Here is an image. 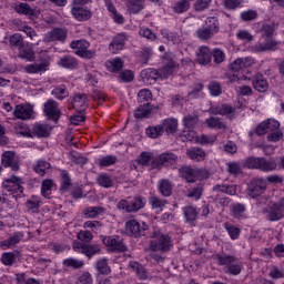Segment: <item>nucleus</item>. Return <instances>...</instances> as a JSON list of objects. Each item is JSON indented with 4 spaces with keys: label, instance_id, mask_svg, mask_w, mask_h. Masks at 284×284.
<instances>
[{
    "label": "nucleus",
    "instance_id": "nucleus-1",
    "mask_svg": "<svg viewBox=\"0 0 284 284\" xmlns=\"http://www.w3.org/2000/svg\"><path fill=\"white\" fill-rule=\"evenodd\" d=\"M213 258L217 262V265H225V272L231 276H239L243 272V263L239 262L234 255L216 254Z\"/></svg>",
    "mask_w": 284,
    "mask_h": 284
},
{
    "label": "nucleus",
    "instance_id": "nucleus-2",
    "mask_svg": "<svg viewBox=\"0 0 284 284\" xmlns=\"http://www.w3.org/2000/svg\"><path fill=\"white\" fill-rule=\"evenodd\" d=\"M150 250L152 252H170L172 248V237L160 231H154L151 235Z\"/></svg>",
    "mask_w": 284,
    "mask_h": 284
},
{
    "label": "nucleus",
    "instance_id": "nucleus-3",
    "mask_svg": "<svg viewBox=\"0 0 284 284\" xmlns=\"http://www.w3.org/2000/svg\"><path fill=\"white\" fill-rule=\"evenodd\" d=\"M181 179H185L186 183H196V181H203L207 179V171L202 169H192V166H182L179 170Z\"/></svg>",
    "mask_w": 284,
    "mask_h": 284
},
{
    "label": "nucleus",
    "instance_id": "nucleus-4",
    "mask_svg": "<svg viewBox=\"0 0 284 284\" xmlns=\"http://www.w3.org/2000/svg\"><path fill=\"white\" fill-rule=\"evenodd\" d=\"M179 156L172 152L161 153L155 156V160L152 162V170H161L162 168H172L176 164Z\"/></svg>",
    "mask_w": 284,
    "mask_h": 284
},
{
    "label": "nucleus",
    "instance_id": "nucleus-5",
    "mask_svg": "<svg viewBox=\"0 0 284 284\" xmlns=\"http://www.w3.org/2000/svg\"><path fill=\"white\" fill-rule=\"evenodd\" d=\"M209 23L210 24H207L206 27H202L196 31V37L201 39V41H207L211 37H214V34L219 32V19L211 17L209 18Z\"/></svg>",
    "mask_w": 284,
    "mask_h": 284
},
{
    "label": "nucleus",
    "instance_id": "nucleus-6",
    "mask_svg": "<svg viewBox=\"0 0 284 284\" xmlns=\"http://www.w3.org/2000/svg\"><path fill=\"white\" fill-rule=\"evenodd\" d=\"M265 190H267V182H265L263 178H254L247 184L246 194H248L251 199H256V196H261Z\"/></svg>",
    "mask_w": 284,
    "mask_h": 284
},
{
    "label": "nucleus",
    "instance_id": "nucleus-7",
    "mask_svg": "<svg viewBox=\"0 0 284 284\" xmlns=\"http://www.w3.org/2000/svg\"><path fill=\"white\" fill-rule=\"evenodd\" d=\"M70 48L75 50V54L82 59H92L94 57V51L88 50V48H90V42L87 40L72 41Z\"/></svg>",
    "mask_w": 284,
    "mask_h": 284
},
{
    "label": "nucleus",
    "instance_id": "nucleus-8",
    "mask_svg": "<svg viewBox=\"0 0 284 284\" xmlns=\"http://www.w3.org/2000/svg\"><path fill=\"white\" fill-rule=\"evenodd\" d=\"M43 112L48 119H51L55 123L61 119V109H59V103L53 99H50L44 103Z\"/></svg>",
    "mask_w": 284,
    "mask_h": 284
},
{
    "label": "nucleus",
    "instance_id": "nucleus-9",
    "mask_svg": "<svg viewBox=\"0 0 284 284\" xmlns=\"http://www.w3.org/2000/svg\"><path fill=\"white\" fill-rule=\"evenodd\" d=\"M126 232L130 236H148V225L142 223V226L136 220L128 221L125 224Z\"/></svg>",
    "mask_w": 284,
    "mask_h": 284
},
{
    "label": "nucleus",
    "instance_id": "nucleus-10",
    "mask_svg": "<svg viewBox=\"0 0 284 284\" xmlns=\"http://www.w3.org/2000/svg\"><path fill=\"white\" fill-rule=\"evenodd\" d=\"M159 110V105H153L150 102H144L143 104H140L136 110L134 111V118L135 119H150V116L153 114V112H156Z\"/></svg>",
    "mask_w": 284,
    "mask_h": 284
},
{
    "label": "nucleus",
    "instance_id": "nucleus-11",
    "mask_svg": "<svg viewBox=\"0 0 284 284\" xmlns=\"http://www.w3.org/2000/svg\"><path fill=\"white\" fill-rule=\"evenodd\" d=\"M50 68V58L43 59L40 63L28 64L24 68L27 74H42V72H48Z\"/></svg>",
    "mask_w": 284,
    "mask_h": 284
},
{
    "label": "nucleus",
    "instance_id": "nucleus-12",
    "mask_svg": "<svg viewBox=\"0 0 284 284\" xmlns=\"http://www.w3.org/2000/svg\"><path fill=\"white\" fill-rule=\"evenodd\" d=\"M103 245L110 247L111 252H128V246L121 240H116L112 236L103 237Z\"/></svg>",
    "mask_w": 284,
    "mask_h": 284
},
{
    "label": "nucleus",
    "instance_id": "nucleus-13",
    "mask_svg": "<svg viewBox=\"0 0 284 284\" xmlns=\"http://www.w3.org/2000/svg\"><path fill=\"white\" fill-rule=\"evenodd\" d=\"M2 165L3 168H11L13 172H19V161L14 152L6 151L2 153Z\"/></svg>",
    "mask_w": 284,
    "mask_h": 284
},
{
    "label": "nucleus",
    "instance_id": "nucleus-14",
    "mask_svg": "<svg viewBox=\"0 0 284 284\" xmlns=\"http://www.w3.org/2000/svg\"><path fill=\"white\" fill-rule=\"evenodd\" d=\"M7 183H11L6 185L8 192L12 194H17V196H21L23 194V181L16 175H12L10 179L7 180Z\"/></svg>",
    "mask_w": 284,
    "mask_h": 284
},
{
    "label": "nucleus",
    "instance_id": "nucleus-15",
    "mask_svg": "<svg viewBox=\"0 0 284 284\" xmlns=\"http://www.w3.org/2000/svg\"><path fill=\"white\" fill-rule=\"evenodd\" d=\"M140 77L144 83L154 85V83L161 79V73H159L156 69L149 68L142 70Z\"/></svg>",
    "mask_w": 284,
    "mask_h": 284
},
{
    "label": "nucleus",
    "instance_id": "nucleus-16",
    "mask_svg": "<svg viewBox=\"0 0 284 284\" xmlns=\"http://www.w3.org/2000/svg\"><path fill=\"white\" fill-rule=\"evenodd\" d=\"M71 14L77 21H88L92 18V12L79 4H72Z\"/></svg>",
    "mask_w": 284,
    "mask_h": 284
},
{
    "label": "nucleus",
    "instance_id": "nucleus-17",
    "mask_svg": "<svg viewBox=\"0 0 284 284\" xmlns=\"http://www.w3.org/2000/svg\"><path fill=\"white\" fill-rule=\"evenodd\" d=\"M68 39V31L65 29L57 28L48 33L45 41L52 43V41H60L63 43Z\"/></svg>",
    "mask_w": 284,
    "mask_h": 284
},
{
    "label": "nucleus",
    "instance_id": "nucleus-18",
    "mask_svg": "<svg viewBox=\"0 0 284 284\" xmlns=\"http://www.w3.org/2000/svg\"><path fill=\"white\" fill-rule=\"evenodd\" d=\"M284 209V199L280 200L278 203H275L273 207L267 211V219L268 221H281L283 219V212Z\"/></svg>",
    "mask_w": 284,
    "mask_h": 284
},
{
    "label": "nucleus",
    "instance_id": "nucleus-19",
    "mask_svg": "<svg viewBox=\"0 0 284 284\" xmlns=\"http://www.w3.org/2000/svg\"><path fill=\"white\" fill-rule=\"evenodd\" d=\"M186 156H189L191 161H195L199 163L201 161H205V156H207V154L203 149L199 146H191L186 150Z\"/></svg>",
    "mask_w": 284,
    "mask_h": 284
},
{
    "label": "nucleus",
    "instance_id": "nucleus-20",
    "mask_svg": "<svg viewBox=\"0 0 284 284\" xmlns=\"http://www.w3.org/2000/svg\"><path fill=\"white\" fill-rule=\"evenodd\" d=\"M252 85L257 92H267V90H270V83L261 73L255 75Z\"/></svg>",
    "mask_w": 284,
    "mask_h": 284
},
{
    "label": "nucleus",
    "instance_id": "nucleus-21",
    "mask_svg": "<svg viewBox=\"0 0 284 284\" xmlns=\"http://www.w3.org/2000/svg\"><path fill=\"white\" fill-rule=\"evenodd\" d=\"M13 114L16 119H21L22 121H26L27 119H30V116H32V106L18 104Z\"/></svg>",
    "mask_w": 284,
    "mask_h": 284
},
{
    "label": "nucleus",
    "instance_id": "nucleus-22",
    "mask_svg": "<svg viewBox=\"0 0 284 284\" xmlns=\"http://www.w3.org/2000/svg\"><path fill=\"white\" fill-rule=\"evenodd\" d=\"M276 168L277 164L274 159L267 160L265 158H260L257 162V170H260V172H274Z\"/></svg>",
    "mask_w": 284,
    "mask_h": 284
},
{
    "label": "nucleus",
    "instance_id": "nucleus-23",
    "mask_svg": "<svg viewBox=\"0 0 284 284\" xmlns=\"http://www.w3.org/2000/svg\"><path fill=\"white\" fill-rule=\"evenodd\" d=\"M88 105V94L77 93L73 98V108L77 112H85V106Z\"/></svg>",
    "mask_w": 284,
    "mask_h": 284
},
{
    "label": "nucleus",
    "instance_id": "nucleus-24",
    "mask_svg": "<svg viewBox=\"0 0 284 284\" xmlns=\"http://www.w3.org/2000/svg\"><path fill=\"white\" fill-rule=\"evenodd\" d=\"M278 43L274 40H268L265 43H257L251 47V52H270L272 50H276V45Z\"/></svg>",
    "mask_w": 284,
    "mask_h": 284
},
{
    "label": "nucleus",
    "instance_id": "nucleus-25",
    "mask_svg": "<svg viewBox=\"0 0 284 284\" xmlns=\"http://www.w3.org/2000/svg\"><path fill=\"white\" fill-rule=\"evenodd\" d=\"M251 64L252 58H239L230 64V70H232V72H241V70H245V68H250Z\"/></svg>",
    "mask_w": 284,
    "mask_h": 284
},
{
    "label": "nucleus",
    "instance_id": "nucleus-26",
    "mask_svg": "<svg viewBox=\"0 0 284 284\" xmlns=\"http://www.w3.org/2000/svg\"><path fill=\"white\" fill-rule=\"evenodd\" d=\"M58 65H60V68H65L67 70H74L79 65V61L72 55H63L58 61Z\"/></svg>",
    "mask_w": 284,
    "mask_h": 284
},
{
    "label": "nucleus",
    "instance_id": "nucleus-27",
    "mask_svg": "<svg viewBox=\"0 0 284 284\" xmlns=\"http://www.w3.org/2000/svg\"><path fill=\"white\" fill-rule=\"evenodd\" d=\"M196 61L197 63H200V65H207V63L212 61V53L210 52V48L207 47L199 48Z\"/></svg>",
    "mask_w": 284,
    "mask_h": 284
},
{
    "label": "nucleus",
    "instance_id": "nucleus-28",
    "mask_svg": "<svg viewBox=\"0 0 284 284\" xmlns=\"http://www.w3.org/2000/svg\"><path fill=\"white\" fill-rule=\"evenodd\" d=\"M18 57L20 59H24V61H34V49L30 47V44L24 43L19 48V54Z\"/></svg>",
    "mask_w": 284,
    "mask_h": 284
},
{
    "label": "nucleus",
    "instance_id": "nucleus-29",
    "mask_svg": "<svg viewBox=\"0 0 284 284\" xmlns=\"http://www.w3.org/2000/svg\"><path fill=\"white\" fill-rule=\"evenodd\" d=\"M161 128L162 132H166V134H174L179 129V121L174 118L166 119L163 121Z\"/></svg>",
    "mask_w": 284,
    "mask_h": 284
},
{
    "label": "nucleus",
    "instance_id": "nucleus-30",
    "mask_svg": "<svg viewBox=\"0 0 284 284\" xmlns=\"http://www.w3.org/2000/svg\"><path fill=\"white\" fill-rule=\"evenodd\" d=\"M21 239H23V233L17 232L10 235L8 240L1 241L0 245L2 247H12L14 245H19V243H21Z\"/></svg>",
    "mask_w": 284,
    "mask_h": 284
},
{
    "label": "nucleus",
    "instance_id": "nucleus-31",
    "mask_svg": "<svg viewBox=\"0 0 284 284\" xmlns=\"http://www.w3.org/2000/svg\"><path fill=\"white\" fill-rule=\"evenodd\" d=\"M156 161V156L152 154V152L144 151L138 158L139 165H143L144 168H149L151 165L152 170V162Z\"/></svg>",
    "mask_w": 284,
    "mask_h": 284
},
{
    "label": "nucleus",
    "instance_id": "nucleus-32",
    "mask_svg": "<svg viewBox=\"0 0 284 284\" xmlns=\"http://www.w3.org/2000/svg\"><path fill=\"white\" fill-rule=\"evenodd\" d=\"M183 214L186 223H194V221L199 219V212L196 211V207L192 205L184 206Z\"/></svg>",
    "mask_w": 284,
    "mask_h": 284
},
{
    "label": "nucleus",
    "instance_id": "nucleus-33",
    "mask_svg": "<svg viewBox=\"0 0 284 284\" xmlns=\"http://www.w3.org/2000/svg\"><path fill=\"white\" fill-rule=\"evenodd\" d=\"M32 134L39 139L50 136V126L48 124H36L32 129Z\"/></svg>",
    "mask_w": 284,
    "mask_h": 284
},
{
    "label": "nucleus",
    "instance_id": "nucleus-34",
    "mask_svg": "<svg viewBox=\"0 0 284 284\" xmlns=\"http://www.w3.org/2000/svg\"><path fill=\"white\" fill-rule=\"evenodd\" d=\"M129 267H131V270L135 271L136 276L141 280V281H145L148 280L149 273L145 270V267L143 265H141L139 262H131L129 264Z\"/></svg>",
    "mask_w": 284,
    "mask_h": 284
},
{
    "label": "nucleus",
    "instance_id": "nucleus-35",
    "mask_svg": "<svg viewBox=\"0 0 284 284\" xmlns=\"http://www.w3.org/2000/svg\"><path fill=\"white\" fill-rule=\"evenodd\" d=\"M205 124L213 130H227V125L221 121V118L211 116L205 120Z\"/></svg>",
    "mask_w": 284,
    "mask_h": 284
},
{
    "label": "nucleus",
    "instance_id": "nucleus-36",
    "mask_svg": "<svg viewBox=\"0 0 284 284\" xmlns=\"http://www.w3.org/2000/svg\"><path fill=\"white\" fill-rule=\"evenodd\" d=\"M51 168L52 165L48 161L39 160L37 165L33 166V171L40 176H45V174H48V170Z\"/></svg>",
    "mask_w": 284,
    "mask_h": 284
},
{
    "label": "nucleus",
    "instance_id": "nucleus-37",
    "mask_svg": "<svg viewBox=\"0 0 284 284\" xmlns=\"http://www.w3.org/2000/svg\"><path fill=\"white\" fill-rule=\"evenodd\" d=\"M60 176L62 180L60 191L68 192V190H70V187L72 186V179L70 178V173H68V171L65 170H61Z\"/></svg>",
    "mask_w": 284,
    "mask_h": 284
},
{
    "label": "nucleus",
    "instance_id": "nucleus-38",
    "mask_svg": "<svg viewBox=\"0 0 284 284\" xmlns=\"http://www.w3.org/2000/svg\"><path fill=\"white\" fill-rule=\"evenodd\" d=\"M213 192H222L230 196H236V185L217 184L213 186Z\"/></svg>",
    "mask_w": 284,
    "mask_h": 284
},
{
    "label": "nucleus",
    "instance_id": "nucleus-39",
    "mask_svg": "<svg viewBox=\"0 0 284 284\" xmlns=\"http://www.w3.org/2000/svg\"><path fill=\"white\" fill-rule=\"evenodd\" d=\"M236 109L229 104H221L214 108L213 114H220L221 116H227V114H234Z\"/></svg>",
    "mask_w": 284,
    "mask_h": 284
},
{
    "label": "nucleus",
    "instance_id": "nucleus-40",
    "mask_svg": "<svg viewBox=\"0 0 284 284\" xmlns=\"http://www.w3.org/2000/svg\"><path fill=\"white\" fill-rule=\"evenodd\" d=\"M172 182L169 180H161L159 182V192L162 196H172Z\"/></svg>",
    "mask_w": 284,
    "mask_h": 284
},
{
    "label": "nucleus",
    "instance_id": "nucleus-41",
    "mask_svg": "<svg viewBox=\"0 0 284 284\" xmlns=\"http://www.w3.org/2000/svg\"><path fill=\"white\" fill-rule=\"evenodd\" d=\"M197 124H199V115L195 113L189 114L183 119V125L187 130H194V128H196Z\"/></svg>",
    "mask_w": 284,
    "mask_h": 284
},
{
    "label": "nucleus",
    "instance_id": "nucleus-42",
    "mask_svg": "<svg viewBox=\"0 0 284 284\" xmlns=\"http://www.w3.org/2000/svg\"><path fill=\"white\" fill-rule=\"evenodd\" d=\"M105 67L108 68L109 72H121V70H123V60H121V58H115L108 61Z\"/></svg>",
    "mask_w": 284,
    "mask_h": 284
},
{
    "label": "nucleus",
    "instance_id": "nucleus-43",
    "mask_svg": "<svg viewBox=\"0 0 284 284\" xmlns=\"http://www.w3.org/2000/svg\"><path fill=\"white\" fill-rule=\"evenodd\" d=\"M51 94L59 101H63V99H67V97H70V92H68V88H65V85L55 87L52 90Z\"/></svg>",
    "mask_w": 284,
    "mask_h": 284
},
{
    "label": "nucleus",
    "instance_id": "nucleus-44",
    "mask_svg": "<svg viewBox=\"0 0 284 284\" xmlns=\"http://www.w3.org/2000/svg\"><path fill=\"white\" fill-rule=\"evenodd\" d=\"M16 12L18 14H26V17H34V9L30 8V4L28 3H19L14 7Z\"/></svg>",
    "mask_w": 284,
    "mask_h": 284
},
{
    "label": "nucleus",
    "instance_id": "nucleus-45",
    "mask_svg": "<svg viewBox=\"0 0 284 284\" xmlns=\"http://www.w3.org/2000/svg\"><path fill=\"white\" fill-rule=\"evenodd\" d=\"M99 252H101V246H99V244H85L82 254L88 256V258H92V256L99 254Z\"/></svg>",
    "mask_w": 284,
    "mask_h": 284
},
{
    "label": "nucleus",
    "instance_id": "nucleus-46",
    "mask_svg": "<svg viewBox=\"0 0 284 284\" xmlns=\"http://www.w3.org/2000/svg\"><path fill=\"white\" fill-rule=\"evenodd\" d=\"M85 219H97L99 214H103V207L101 206H89L83 211Z\"/></svg>",
    "mask_w": 284,
    "mask_h": 284
},
{
    "label": "nucleus",
    "instance_id": "nucleus-47",
    "mask_svg": "<svg viewBox=\"0 0 284 284\" xmlns=\"http://www.w3.org/2000/svg\"><path fill=\"white\" fill-rule=\"evenodd\" d=\"M187 199H195L199 201L203 196V183H199L195 187L189 190L186 194Z\"/></svg>",
    "mask_w": 284,
    "mask_h": 284
},
{
    "label": "nucleus",
    "instance_id": "nucleus-48",
    "mask_svg": "<svg viewBox=\"0 0 284 284\" xmlns=\"http://www.w3.org/2000/svg\"><path fill=\"white\" fill-rule=\"evenodd\" d=\"M62 265L64 267H72L73 270H81L83 267L84 263L81 260H77L74 257H69L63 260Z\"/></svg>",
    "mask_w": 284,
    "mask_h": 284
},
{
    "label": "nucleus",
    "instance_id": "nucleus-49",
    "mask_svg": "<svg viewBox=\"0 0 284 284\" xmlns=\"http://www.w3.org/2000/svg\"><path fill=\"white\" fill-rule=\"evenodd\" d=\"M95 268L98 270L99 274H103L104 276H108L112 272L108 265V260L102 258L97 262Z\"/></svg>",
    "mask_w": 284,
    "mask_h": 284
},
{
    "label": "nucleus",
    "instance_id": "nucleus-50",
    "mask_svg": "<svg viewBox=\"0 0 284 284\" xmlns=\"http://www.w3.org/2000/svg\"><path fill=\"white\" fill-rule=\"evenodd\" d=\"M130 212H139V210H143L145 206V202L143 197H134L131 202H129Z\"/></svg>",
    "mask_w": 284,
    "mask_h": 284
},
{
    "label": "nucleus",
    "instance_id": "nucleus-51",
    "mask_svg": "<svg viewBox=\"0 0 284 284\" xmlns=\"http://www.w3.org/2000/svg\"><path fill=\"white\" fill-rule=\"evenodd\" d=\"M224 230H226L229 236L232 239V241H236V239H239V236H241V229L230 224V223H225L224 224Z\"/></svg>",
    "mask_w": 284,
    "mask_h": 284
},
{
    "label": "nucleus",
    "instance_id": "nucleus-52",
    "mask_svg": "<svg viewBox=\"0 0 284 284\" xmlns=\"http://www.w3.org/2000/svg\"><path fill=\"white\" fill-rule=\"evenodd\" d=\"M148 101H152V91L149 89H142L138 93V103H149Z\"/></svg>",
    "mask_w": 284,
    "mask_h": 284
},
{
    "label": "nucleus",
    "instance_id": "nucleus-53",
    "mask_svg": "<svg viewBox=\"0 0 284 284\" xmlns=\"http://www.w3.org/2000/svg\"><path fill=\"white\" fill-rule=\"evenodd\" d=\"M227 172L232 176H239V174H243V169L239 162H229L227 164Z\"/></svg>",
    "mask_w": 284,
    "mask_h": 284
},
{
    "label": "nucleus",
    "instance_id": "nucleus-54",
    "mask_svg": "<svg viewBox=\"0 0 284 284\" xmlns=\"http://www.w3.org/2000/svg\"><path fill=\"white\" fill-rule=\"evenodd\" d=\"M53 185H54V181H52L51 179L44 180L41 185L42 196L48 199V196H50V192L52 191Z\"/></svg>",
    "mask_w": 284,
    "mask_h": 284
},
{
    "label": "nucleus",
    "instance_id": "nucleus-55",
    "mask_svg": "<svg viewBox=\"0 0 284 284\" xmlns=\"http://www.w3.org/2000/svg\"><path fill=\"white\" fill-rule=\"evenodd\" d=\"M114 163H116V156L114 155H105L98 160V165H100V168H108L114 165Z\"/></svg>",
    "mask_w": 284,
    "mask_h": 284
},
{
    "label": "nucleus",
    "instance_id": "nucleus-56",
    "mask_svg": "<svg viewBox=\"0 0 284 284\" xmlns=\"http://www.w3.org/2000/svg\"><path fill=\"white\" fill-rule=\"evenodd\" d=\"M189 9L190 0H181L176 2L175 6L173 7L174 12H176L178 14H182V12H187Z\"/></svg>",
    "mask_w": 284,
    "mask_h": 284
},
{
    "label": "nucleus",
    "instance_id": "nucleus-57",
    "mask_svg": "<svg viewBox=\"0 0 284 284\" xmlns=\"http://www.w3.org/2000/svg\"><path fill=\"white\" fill-rule=\"evenodd\" d=\"M258 160L256 156H248L243 162V168H247L248 170H257L258 169Z\"/></svg>",
    "mask_w": 284,
    "mask_h": 284
},
{
    "label": "nucleus",
    "instance_id": "nucleus-58",
    "mask_svg": "<svg viewBox=\"0 0 284 284\" xmlns=\"http://www.w3.org/2000/svg\"><path fill=\"white\" fill-rule=\"evenodd\" d=\"M161 134H163V128L161 125L149 126L146 129V135L150 136V139H159Z\"/></svg>",
    "mask_w": 284,
    "mask_h": 284
},
{
    "label": "nucleus",
    "instance_id": "nucleus-59",
    "mask_svg": "<svg viewBox=\"0 0 284 284\" xmlns=\"http://www.w3.org/2000/svg\"><path fill=\"white\" fill-rule=\"evenodd\" d=\"M207 90L211 94V97H221L222 90H221V83L216 81H212L207 85Z\"/></svg>",
    "mask_w": 284,
    "mask_h": 284
},
{
    "label": "nucleus",
    "instance_id": "nucleus-60",
    "mask_svg": "<svg viewBox=\"0 0 284 284\" xmlns=\"http://www.w3.org/2000/svg\"><path fill=\"white\" fill-rule=\"evenodd\" d=\"M9 43L12 45V48H20L23 45V37L19 33H13L11 37H9Z\"/></svg>",
    "mask_w": 284,
    "mask_h": 284
},
{
    "label": "nucleus",
    "instance_id": "nucleus-61",
    "mask_svg": "<svg viewBox=\"0 0 284 284\" xmlns=\"http://www.w3.org/2000/svg\"><path fill=\"white\" fill-rule=\"evenodd\" d=\"M14 261H17V255L12 252L3 253L1 256V262L3 265H14Z\"/></svg>",
    "mask_w": 284,
    "mask_h": 284
},
{
    "label": "nucleus",
    "instance_id": "nucleus-62",
    "mask_svg": "<svg viewBox=\"0 0 284 284\" xmlns=\"http://www.w3.org/2000/svg\"><path fill=\"white\" fill-rule=\"evenodd\" d=\"M231 212L234 219H239L245 212V204L235 203L231 205Z\"/></svg>",
    "mask_w": 284,
    "mask_h": 284
},
{
    "label": "nucleus",
    "instance_id": "nucleus-63",
    "mask_svg": "<svg viewBox=\"0 0 284 284\" xmlns=\"http://www.w3.org/2000/svg\"><path fill=\"white\" fill-rule=\"evenodd\" d=\"M261 30H262L263 37H266V39H270L272 38V36L274 34V31L276 30V23L264 24Z\"/></svg>",
    "mask_w": 284,
    "mask_h": 284
},
{
    "label": "nucleus",
    "instance_id": "nucleus-64",
    "mask_svg": "<svg viewBox=\"0 0 284 284\" xmlns=\"http://www.w3.org/2000/svg\"><path fill=\"white\" fill-rule=\"evenodd\" d=\"M98 185L101 187H112V179L108 174H101L98 178Z\"/></svg>",
    "mask_w": 284,
    "mask_h": 284
}]
</instances>
